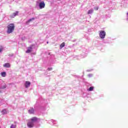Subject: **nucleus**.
Here are the masks:
<instances>
[{"label":"nucleus","instance_id":"f8f14e48","mask_svg":"<svg viewBox=\"0 0 128 128\" xmlns=\"http://www.w3.org/2000/svg\"><path fill=\"white\" fill-rule=\"evenodd\" d=\"M28 112L30 114H34V108H32L28 110Z\"/></svg>","mask_w":128,"mask_h":128},{"label":"nucleus","instance_id":"f03ea898","mask_svg":"<svg viewBox=\"0 0 128 128\" xmlns=\"http://www.w3.org/2000/svg\"><path fill=\"white\" fill-rule=\"evenodd\" d=\"M99 35L100 38H106V32L104 30L100 31Z\"/></svg>","mask_w":128,"mask_h":128},{"label":"nucleus","instance_id":"423d86ee","mask_svg":"<svg viewBox=\"0 0 128 128\" xmlns=\"http://www.w3.org/2000/svg\"><path fill=\"white\" fill-rule=\"evenodd\" d=\"M29 120H30L34 124V122H38V118L36 117H33L31 118Z\"/></svg>","mask_w":128,"mask_h":128},{"label":"nucleus","instance_id":"7ed1b4c3","mask_svg":"<svg viewBox=\"0 0 128 128\" xmlns=\"http://www.w3.org/2000/svg\"><path fill=\"white\" fill-rule=\"evenodd\" d=\"M32 46H34V45H31L30 46L28 47L27 50L26 51V54H30L32 52Z\"/></svg>","mask_w":128,"mask_h":128},{"label":"nucleus","instance_id":"a211bd4d","mask_svg":"<svg viewBox=\"0 0 128 128\" xmlns=\"http://www.w3.org/2000/svg\"><path fill=\"white\" fill-rule=\"evenodd\" d=\"M94 10H98V6L95 7Z\"/></svg>","mask_w":128,"mask_h":128},{"label":"nucleus","instance_id":"412c9836","mask_svg":"<svg viewBox=\"0 0 128 128\" xmlns=\"http://www.w3.org/2000/svg\"><path fill=\"white\" fill-rule=\"evenodd\" d=\"M3 88H6V87Z\"/></svg>","mask_w":128,"mask_h":128},{"label":"nucleus","instance_id":"9b49d317","mask_svg":"<svg viewBox=\"0 0 128 128\" xmlns=\"http://www.w3.org/2000/svg\"><path fill=\"white\" fill-rule=\"evenodd\" d=\"M1 76H2V78H6V72H4L1 73Z\"/></svg>","mask_w":128,"mask_h":128},{"label":"nucleus","instance_id":"dca6fc26","mask_svg":"<svg viewBox=\"0 0 128 128\" xmlns=\"http://www.w3.org/2000/svg\"><path fill=\"white\" fill-rule=\"evenodd\" d=\"M2 114H6V110H2Z\"/></svg>","mask_w":128,"mask_h":128},{"label":"nucleus","instance_id":"4be33fe9","mask_svg":"<svg viewBox=\"0 0 128 128\" xmlns=\"http://www.w3.org/2000/svg\"><path fill=\"white\" fill-rule=\"evenodd\" d=\"M47 44H48V42H47Z\"/></svg>","mask_w":128,"mask_h":128},{"label":"nucleus","instance_id":"39448f33","mask_svg":"<svg viewBox=\"0 0 128 128\" xmlns=\"http://www.w3.org/2000/svg\"><path fill=\"white\" fill-rule=\"evenodd\" d=\"M39 6L40 8H44V6H46V4H44V2H41L39 4Z\"/></svg>","mask_w":128,"mask_h":128},{"label":"nucleus","instance_id":"6ab92c4d","mask_svg":"<svg viewBox=\"0 0 128 128\" xmlns=\"http://www.w3.org/2000/svg\"><path fill=\"white\" fill-rule=\"evenodd\" d=\"M52 70V68H48V70Z\"/></svg>","mask_w":128,"mask_h":128},{"label":"nucleus","instance_id":"0eeeda50","mask_svg":"<svg viewBox=\"0 0 128 128\" xmlns=\"http://www.w3.org/2000/svg\"><path fill=\"white\" fill-rule=\"evenodd\" d=\"M30 86V82L29 81H26L25 83V88H28Z\"/></svg>","mask_w":128,"mask_h":128},{"label":"nucleus","instance_id":"6e6552de","mask_svg":"<svg viewBox=\"0 0 128 128\" xmlns=\"http://www.w3.org/2000/svg\"><path fill=\"white\" fill-rule=\"evenodd\" d=\"M4 68H10V63H6L3 65Z\"/></svg>","mask_w":128,"mask_h":128},{"label":"nucleus","instance_id":"f257e3e1","mask_svg":"<svg viewBox=\"0 0 128 128\" xmlns=\"http://www.w3.org/2000/svg\"><path fill=\"white\" fill-rule=\"evenodd\" d=\"M16 26L14 24L12 23L7 26V34H12L14 32Z\"/></svg>","mask_w":128,"mask_h":128},{"label":"nucleus","instance_id":"f3484780","mask_svg":"<svg viewBox=\"0 0 128 128\" xmlns=\"http://www.w3.org/2000/svg\"><path fill=\"white\" fill-rule=\"evenodd\" d=\"M16 125H14V124H12L10 126V128H16Z\"/></svg>","mask_w":128,"mask_h":128},{"label":"nucleus","instance_id":"ddd939ff","mask_svg":"<svg viewBox=\"0 0 128 128\" xmlns=\"http://www.w3.org/2000/svg\"><path fill=\"white\" fill-rule=\"evenodd\" d=\"M92 12H94V10H88V14H92Z\"/></svg>","mask_w":128,"mask_h":128},{"label":"nucleus","instance_id":"aec40b11","mask_svg":"<svg viewBox=\"0 0 128 128\" xmlns=\"http://www.w3.org/2000/svg\"><path fill=\"white\" fill-rule=\"evenodd\" d=\"M2 52V48H0V52Z\"/></svg>","mask_w":128,"mask_h":128},{"label":"nucleus","instance_id":"2eb2a0df","mask_svg":"<svg viewBox=\"0 0 128 128\" xmlns=\"http://www.w3.org/2000/svg\"><path fill=\"white\" fill-rule=\"evenodd\" d=\"M88 92H92V90H94V87L91 86L89 88V89L88 90Z\"/></svg>","mask_w":128,"mask_h":128},{"label":"nucleus","instance_id":"4468645a","mask_svg":"<svg viewBox=\"0 0 128 128\" xmlns=\"http://www.w3.org/2000/svg\"><path fill=\"white\" fill-rule=\"evenodd\" d=\"M32 20H34V18H32L30 19L29 20H28V22H27L28 23L30 22H32Z\"/></svg>","mask_w":128,"mask_h":128},{"label":"nucleus","instance_id":"20e7f679","mask_svg":"<svg viewBox=\"0 0 128 128\" xmlns=\"http://www.w3.org/2000/svg\"><path fill=\"white\" fill-rule=\"evenodd\" d=\"M34 124L30 120H28V122L27 123V126L28 128H34Z\"/></svg>","mask_w":128,"mask_h":128},{"label":"nucleus","instance_id":"1a4fd4ad","mask_svg":"<svg viewBox=\"0 0 128 128\" xmlns=\"http://www.w3.org/2000/svg\"><path fill=\"white\" fill-rule=\"evenodd\" d=\"M18 14V12H16L12 14L11 16V18H14V16H16Z\"/></svg>","mask_w":128,"mask_h":128},{"label":"nucleus","instance_id":"9d476101","mask_svg":"<svg viewBox=\"0 0 128 128\" xmlns=\"http://www.w3.org/2000/svg\"><path fill=\"white\" fill-rule=\"evenodd\" d=\"M65 46H66V44L64 43V42H63L62 44H61L60 46V50H62V48H64Z\"/></svg>","mask_w":128,"mask_h":128}]
</instances>
